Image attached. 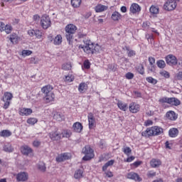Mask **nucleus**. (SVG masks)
<instances>
[{"label": "nucleus", "mask_w": 182, "mask_h": 182, "mask_svg": "<svg viewBox=\"0 0 182 182\" xmlns=\"http://www.w3.org/2000/svg\"><path fill=\"white\" fill-rule=\"evenodd\" d=\"M117 106L120 110H123V112H126L127 110V104L123 103L122 101H119L117 102Z\"/></svg>", "instance_id": "obj_28"}, {"label": "nucleus", "mask_w": 182, "mask_h": 182, "mask_svg": "<svg viewBox=\"0 0 182 182\" xmlns=\"http://www.w3.org/2000/svg\"><path fill=\"white\" fill-rule=\"evenodd\" d=\"M38 170H40V171H43V173H45V171H46V165H45L43 163H40L38 164Z\"/></svg>", "instance_id": "obj_44"}, {"label": "nucleus", "mask_w": 182, "mask_h": 182, "mask_svg": "<svg viewBox=\"0 0 182 182\" xmlns=\"http://www.w3.org/2000/svg\"><path fill=\"white\" fill-rule=\"evenodd\" d=\"M160 75L164 76V77H166V79H168V77H170V73L167 71H162L160 73Z\"/></svg>", "instance_id": "obj_50"}, {"label": "nucleus", "mask_w": 182, "mask_h": 182, "mask_svg": "<svg viewBox=\"0 0 182 182\" xmlns=\"http://www.w3.org/2000/svg\"><path fill=\"white\" fill-rule=\"evenodd\" d=\"M106 141H105L104 139H101L100 141V149H103L105 147V144Z\"/></svg>", "instance_id": "obj_60"}, {"label": "nucleus", "mask_w": 182, "mask_h": 182, "mask_svg": "<svg viewBox=\"0 0 182 182\" xmlns=\"http://www.w3.org/2000/svg\"><path fill=\"white\" fill-rule=\"evenodd\" d=\"M54 119L57 120V122H62V120H63V115L60 113L55 114Z\"/></svg>", "instance_id": "obj_40"}, {"label": "nucleus", "mask_w": 182, "mask_h": 182, "mask_svg": "<svg viewBox=\"0 0 182 182\" xmlns=\"http://www.w3.org/2000/svg\"><path fill=\"white\" fill-rule=\"evenodd\" d=\"M87 90V84L86 82H81L78 86V92L80 93H85Z\"/></svg>", "instance_id": "obj_22"}, {"label": "nucleus", "mask_w": 182, "mask_h": 182, "mask_svg": "<svg viewBox=\"0 0 182 182\" xmlns=\"http://www.w3.org/2000/svg\"><path fill=\"white\" fill-rule=\"evenodd\" d=\"M1 137H11L12 136V132L8 129H4L0 132Z\"/></svg>", "instance_id": "obj_26"}, {"label": "nucleus", "mask_w": 182, "mask_h": 182, "mask_svg": "<svg viewBox=\"0 0 182 182\" xmlns=\"http://www.w3.org/2000/svg\"><path fill=\"white\" fill-rule=\"evenodd\" d=\"M77 28L73 24H68L65 27V38L69 45H73V35L76 33Z\"/></svg>", "instance_id": "obj_3"}, {"label": "nucleus", "mask_w": 182, "mask_h": 182, "mask_svg": "<svg viewBox=\"0 0 182 182\" xmlns=\"http://www.w3.org/2000/svg\"><path fill=\"white\" fill-rule=\"evenodd\" d=\"M87 117L89 129H93L96 126V119H95V115H93L92 113H89Z\"/></svg>", "instance_id": "obj_11"}, {"label": "nucleus", "mask_w": 182, "mask_h": 182, "mask_svg": "<svg viewBox=\"0 0 182 182\" xmlns=\"http://www.w3.org/2000/svg\"><path fill=\"white\" fill-rule=\"evenodd\" d=\"M56 161H58V163H62V161H65V156L63 155V154L56 158Z\"/></svg>", "instance_id": "obj_47"}, {"label": "nucleus", "mask_w": 182, "mask_h": 182, "mask_svg": "<svg viewBox=\"0 0 182 182\" xmlns=\"http://www.w3.org/2000/svg\"><path fill=\"white\" fill-rule=\"evenodd\" d=\"M21 151L24 156H29V154H31L33 150H32V148L29 147L28 146L24 145L21 147Z\"/></svg>", "instance_id": "obj_13"}, {"label": "nucleus", "mask_w": 182, "mask_h": 182, "mask_svg": "<svg viewBox=\"0 0 182 182\" xmlns=\"http://www.w3.org/2000/svg\"><path fill=\"white\" fill-rule=\"evenodd\" d=\"M136 70L138 73H139L140 75H144V66L143 64H139L136 68Z\"/></svg>", "instance_id": "obj_38"}, {"label": "nucleus", "mask_w": 182, "mask_h": 182, "mask_svg": "<svg viewBox=\"0 0 182 182\" xmlns=\"http://www.w3.org/2000/svg\"><path fill=\"white\" fill-rule=\"evenodd\" d=\"M140 110V105L134 102H132L129 105V112L132 113H137Z\"/></svg>", "instance_id": "obj_15"}, {"label": "nucleus", "mask_w": 182, "mask_h": 182, "mask_svg": "<svg viewBox=\"0 0 182 182\" xmlns=\"http://www.w3.org/2000/svg\"><path fill=\"white\" fill-rule=\"evenodd\" d=\"M125 49L127 52V55L129 58H132V56H136V51L130 50L129 47H125Z\"/></svg>", "instance_id": "obj_36"}, {"label": "nucleus", "mask_w": 182, "mask_h": 182, "mask_svg": "<svg viewBox=\"0 0 182 182\" xmlns=\"http://www.w3.org/2000/svg\"><path fill=\"white\" fill-rule=\"evenodd\" d=\"M83 43L85 46L80 45L79 49H83L84 52L87 55H95L99 53L102 47L98 44L93 43L90 40L84 39Z\"/></svg>", "instance_id": "obj_1"}, {"label": "nucleus", "mask_w": 182, "mask_h": 182, "mask_svg": "<svg viewBox=\"0 0 182 182\" xmlns=\"http://www.w3.org/2000/svg\"><path fill=\"white\" fill-rule=\"evenodd\" d=\"M82 153L85 154V156L82 158L84 161H89V160H92L93 157H95V154L93 153V149L90 148L89 145L85 146L82 150Z\"/></svg>", "instance_id": "obj_4"}, {"label": "nucleus", "mask_w": 182, "mask_h": 182, "mask_svg": "<svg viewBox=\"0 0 182 182\" xmlns=\"http://www.w3.org/2000/svg\"><path fill=\"white\" fill-rule=\"evenodd\" d=\"M168 104L172 105L173 106H180V105H181V102L176 97H171L168 100Z\"/></svg>", "instance_id": "obj_20"}, {"label": "nucleus", "mask_w": 182, "mask_h": 182, "mask_svg": "<svg viewBox=\"0 0 182 182\" xmlns=\"http://www.w3.org/2000/svg\"><path fill=\"white\" fill-rule=\"evenodd\" d=\"M31 63H33V65H36V63H38V58H36L35 57L31 58Z\"/></svg>", "instance_id": "obj_59"}, {"label": "nucleus", "mask_w": 182, "mask_h": 182, "mask_svg": "<svg viewBox=\"0 0 182 182\" xmlns=\"http://www.w3.org/2000/svg\"><path fill=\"white\" fill-rule=\"evenodd\" d=\"M148 177L151 178V177H156V172H152V171H149L147 173Z\"/></svg>", "instance_id": "obj_62"}, {"label": "nucleus", "mask_w": 182, "mask_h": 182, "mask_svg": "<svg viewBox=\"0 0 182 182\" xmlns=\"http://www.w3.org/2000/svg\"><path fill=\"white\" fill-rule=\"evenodd\" d=\"M127 178H129V180H134V181H141V178H140V176L134 172L127 173Z\"/></svg>", "instance_id": "obj_12"}, {"label": "nucleus", "mask_w": 182, "mask_h": 182, "mask_svg": "<svg viewBox=\"0 0 182 182\" xmlns=\"http://www.w3.org/2000/svg\"><path fill=\"white\" fill-rule=\"evenodd\" d=\"M73 80H75V77H73V75H67L65 76V81L68 82L69 83L70 82H73Z\"/></svg>", "instance_id": "obj_48"}, {"label": "nucleus", "mask_w": 182, "mask_h": 182, "mask_svg": "<svg viewBox=\"0 0 182 182\" xmlns=\"http://www.w3.org/2000/svg\"><path fill=\"white\" fill-rule=\"evenodd\" d=\"M48 136L53 141H58V140H60V139H62V134L58 132V130L52 131L49 133Z\"/></svg>", "instance_id": "obj_9"}, {"label": "nucleus", "mask_w": 182, "mask_h": 182, "mask_svg": "<svg viewBox=\"0 0 182 182\" xmlns=\"http://www.w3.org/2000/svg\"><path fill=\"white\" fill-rule=\"evenodd\" d=\"M166 62L167 65H169V66H176L178 60H177V58L175 55H168L166 57Z\"/></svg>", "instance_id": "obj_8"}, {"label": "nucleus", "mask_w": 182, "mask_h": 182, "mask_svg": "<svg viewBox=\"0 0 182 182\" xmlns=\"http://www.w3.org/2000/svg\"><path fill=\"white\" fill-rule=\"evenodd\" d=\"M71 5L73 8H79L82 5V0H71Z\"/></svg>", "instance_id": "obj_33"}, {"label": "nucleus", "mask_w": 182, "mask_h": 182, "mask_svg": "<svg viewBox=\"0 0 182 182\" xmlns=\"http://www.w3.org/2000/svg\"><path fill=\"white\" fill-rule=\"evenodd\" d=\"M108 69L113 72H116V65L114 64H109L108 65Z\"/></svg>", "instance_id": "obj_53"}, {"label": "nucleus", "mask_w": 182, "mask_h": 182, "mask_svg": "<svg viewBox=\"0 0 182 182\" xmlns=\"http://www.w3.org/2000/svg\"><path fill=\"white\" fill-rule=\"evenodd\" d=\"M146 82H148V83H151V85H156L158 81L152 77H146Z\"/></svg>", "instance_id": "obj_41"}, {"label": "nucleus", "mask_w": 182, "mask_h": 182, "mask_svg": "<svg viewBox=\"0 0 182 182\" xmlns=\"http://www.w3.org/2000/svg\"><path fill=\"white\" fill-rule=\"evenodd\" d=\"M114 164V160H110L107 161L103 166H102V171H106L107 170V167L109 166H113Z\"/></svg>", "instance_id": "obj_35"}, {"label": "nucleus", "mask_w": 182, "mask_h": 182, "mask_svg": "<svg viewBox=\"0 0 182 182\" xmlns=\"http://www.w3.org/2000/svg\"><path fill=\"white\" fill-rule=\"evenodd\" d=\"M62 69H63V70H70V69H72V64H70V63H64L62 65Z\"/></svg>", "instance_id": "obj_42"}, {"label": "nucleus", "mask_w": 182, "mask_h": 182, "mask_svg": "<svg viewBox=\"0 0 182 182\" xmlns=\"http://www.w3.org/2000/svg\"><path fill=\"white\" fill-rule=\"evenodd\" d=\"M41 142L38 140H35L33 142V146L34 147H39V146H41Z\"/></svg>", "instance_id": "obj_56"}, {"label": "nucleus", "mask_w": 182, "mask_h": 182, "mask_svg": "<svg viewBox=\"0 0 182 182\" xmlns=\"http://www.w3.org/2000/svg\"><path fill=\"white\" fill-rule=\"evenodd\" d=\"M52 90H53V87H52V86L49 85H46L41 89V92L44 94V96L46 95H49V93H53Z\"/></svg>", "instance_id": "obj_18"}, {"label": "nucleus", "mask_w": 182, "mask_h": 182, "mask_svg": "<svg viewBox=\"0 0 182 182\" xmlns=\"http://www.w3.org/2000/svg\"><path fill=\"white\" fill-rule=\"evenodd\" d=\"M33 21H35V22H39L41 17L39 16V15L36 14V15L33 16Z\"/></svg>", "instance_id": "obj_61"}, {"label": "nucleus", "mask_w": 182, "mask_h": 182, "mask_svg": "<svg viewBox=\"0 0 182 182\" xmlns=\"http://www.w3.org/2000/svg\"><path fill=\"white\" fill-rule=\"evenodd\" d=\"M73 132L80 133L83 130V125L80 122H75L73 125Z\"/></svg>", "instance_id": "obj_16"}, {"label": "nucleus", "mask_w": 182, "mask_h": 182, "mask_svg": "<svg viewBox=\"0 0 182 182\" xmlns=\"http://www.w3.org/2000/svg\"><path fill=\"white\" fill-rule=\"evenodd\" d=\"M156 65L160 69H164V68H166V62L163 60H158Z\"/></svg>", "instance_id": "obj_39"}, {"label": "nucleus", "mask_w": 182, "mask_h": 182, "mask_svg": "<svg viewBox=\"0 0 182 182\" xmlns=\"http://www.w3.org/2000/svg\"><path fill=\"white\" fill-rule=\"evenodd\" d=\"M29 175L26 172H20L16 175L17 181H28Z\"/></svg>", "instance_id": "obj_10"}, {"label": "nucleus", "mask_w": 182, "mask_h": 182, "mask_svg": "<svg viewBox=\"0 0 182 182\" xmlns=\"http://www.w3.org/2000/svg\"><path fill=\"white\" fill-rule=\"evenodd\" d=\"M60 134H61V139L63 137H66V139H69V137L72 136V132H70V130H68V129H64L62 131Z\"/></svg>", "instance_id": "obj_25"}, {"label": "nucleus", "mask_w": 182, "mask_h": 182, "mask_svg": "<svg viewBox=\"0 0 182 182\" xmlns=\"http://www.w3.org/2000/svg\"><path fill=\"white\" fill-rule=\"evenodd\" d=\"M43 100L45 103H50V102H53L55 100V94L53 92H50L44 95Z\"/></svg>", "instance_id": "obj_14"}, {"label": "nucleus", "mask_w": 182, "mask_h": 182, "mask_svg": "<svg viewBox=\"0 0 182 182\" xmlns=\"http://www.w3.org/2000/svg\"><path fill=\"white\" fill-rule=\"evenodd\" d=\"M112 19L113 21H119V19H122V14H120V13H119L117 11H114L112 14Z\"/></svg>", "instance_id": "obj_30"}, {"label": "nucleus", "mask_w": 182, "mask_h": 182, "mask_svg": "<svg viewBox=\"0 0 182 182\" xmlns=\"http://www.w3.org/2000/svg\"><path fill=\"white\" fill-rule=\"evenodd\" d=\"M41 25L43 29H48L50 28L52 25V21H50V18L48 15H43L41 19Z\"/></svg>", "instance_id": "obj_6"}, {"label": "nucleus", "mask_w": 182, "mask_h": 182, "mask_svg": "<svg viewBox=\"0 0 182 182\" xmlns=\"http://www.w3.org/2000/svg\"><path fill=\"white\" fill-rule=\"evenodd\" d=\"M27 123L28 124H31V126H33V124L38 123V119L36 118H30L27 120Z\"/></svg>", "instance_id": "obj_45"}, {"label": "nucleus", "mask_w": 182, "mask_h": 182, "mask_svg": "<svg viewBox=\"0 0 182 182\" xmlns=\"http://www.w3.org/2000/svg\"><path fill=\"white\" fill-rule=\"evenodd\" d=\"M3 149L4 151L6 153H12V151H14V148H12V146L9 144L4 145Z\"/></svg>", "instance_id": "obj_34"}, {"label": "nucleus", "mask_w": 182, "mask_h": 182, "mask_svg": "<svg viewBox=\"0 0 182 182\" xmlns=\"http://www.w3.org/2000/svg\"><path fill=\"white\" fill-rule=\"evenodd\" d=\"M4 31H5L6 33H11V32H12V26L4 25Z\"/></svg>", "instance_id": "obj_46"}, {"label": "nucleus", "mask_w": 182, "mask_h": 182, "mask_svg": "<svg viewBox=\"0 0 182 182\" xmlns=\"http://www.w3.org/2000/svg\"><path fill=\"white\" fill-rule=\"evenodd\" d=\"M177 8V1L176 0H167L164 5L165 11H174Z\"/></svg>", "instance_id": "obj_7"}, {"label": "nucleus", "mask_w": 182, "mask_h": 182, "mask_svg": "<svg viewBox=\"0 0 182 182\" xmlns=\"http://www.w3.org/2000/svg\"><path fill=\"white\" fill-rule=\"evenodd\" d=\"M178 134V129L176 128H171L168 131V135L170 137H176V136Z\"/></svg>", "instance_id": "obj_27"}, {"label": "nucleus", "mask_w": 182, "mask_h": 182, "mask_svg": "<svg viewBox=\"0 0 182 182\" xmlns=\"http://www.w3.org/2000/svg\"><path fill=\"white\" fill-rule=\"evenodd\" d=\"M159 11L160 9H159L158 6H151L149 9V12H151V14H152L153 15H157V14H159Z\"/></svg>", "instance_id": "obj_32"}, {"label": "nucleus", "mask_w": 182, "mask_h": 182, "mask_svg": "<svg viewBox=\"0 0 182 182\" xmlns=\"http://www.w3.org/2000/svg\"><path fill=\"white\" fill-rule=\"evenodd\" d=\"M13 98L14 95H12V93L9 92H4V95L2 97V100L4 102L3 106L4 109H8V107H9L11 105V100H12Z\"/></svg>", "instance_id": "obj_5"}, {"label": "nucleus", "mask_w": 182, "mask_h": 182, "mask_svg": "<svg viewBox=\"0 0 182 182\" xmlns=\"http://www.w3.org/2000/svg\"><path fill=\"white\" fill-rule=\"evenodd\" d=\"M83 177V171L82 169H77L75 171L74 174V178H76L77 180L79 178H82Z\"/></svg>", "instance_id": "obj_29"}, {"label": "nucleus", "mask_w": 182, "mask_h": 182, "mask_svg": "<svg viewBox=\"0 0 182 182\" xmlns=\"http://www.w3.org/2000/svg\"><path fill=\"white\" fill-rule=\"evenodd\" d=\"M123 152L127 156H130V154H132V149L129 146H126L125 148L123 149Z\"/></svg>", "instance_id": "obj_43"}, {"label": "nucleus", "mask_w": 182, "mask_h": 182, "mask_svg": "<svg viewBox=\"0 0 182 182\" xmlns=\"http://www.w3.org/2000/svg\"><path fill=\"white\" fill-rule=\"evenodd\" d=\"M62 43V36L58 35L54 38V45H60Z\"/></svg>", "instance_id": "obj_37"}, {"label": "nucleus", "mask_w": 182, "mask_h": 182, "mask_svg": "<svg viewBox=\"0 0 182 182\" xmlns=\"http://www.w3.org/2000/svg\"><path fill=\"white\" fill-rule=\"evenodd\" d=\"M135 157L134 156H130V157H128L126 160V161L127 163H130L132 161H133V160H134Z\"/></svg>", "instance_id": "obj_64"}, {"label": "nucleus", "mask_w": 182, "mask_h": 182, "mask_svg": "<svg viewBox=\"0 0 182 182\" xmlns=\"http://www.w3.org/2000/svg\"><path fill=\"white\" fill-rule=\"evenodd\" d=\"M107 10V6L102 4H97L95 8V11L97 13L103 12Z\"/></svg>", "instance_id": "obj_21"}, {"label": "nucleus", "mask_w": 182, "mask_h": 182, "mask_svg": "<svg viewBox=\"0 0 182 182\" xmlns=\"http://www.w3.org/2000/svg\"><path fill=\"white\" fill-rule=\"evenodd\" d=\"M130 11L132 14H137V12H140L141 11V9L140 8V6L137 4H132L130 7Z\"/></svg>", "instance_id": "obj_19"}, {"label": "nucleus", "mask_w": 182, "mask_h": 182, "mask_svg": "<svg viewBox=\"0 0 182 182\" xmlns=\"http://www.w3.org/2000/svg\"><path fill=\"white\" fill-rule=\"evenodd\" d=\"M20 113L24 116H29L30 114H32V109L22 108L20 109Z\"/></svg>", "instance_id": "obj_24"}, {"label": "nucleus", "mask_w": 182, "mask_h": 182, "mask_svg": "<svg viewBox=\"0 0 182 182\" xmlns=\"http://www.w3.org/2000/svg\"><path fill=\"white\" fill-rule=\"evenodd\" d=\"M105 174L107 177H109V178H112V177H113V173L110 171H106Z\"/></svg>", "instance_id": "obj_57"}, {"label": "nucleus", "mask_w": 182, "mask_h": 182, "mask_svg": "<svg viewBox=\"0 0 182 182\" xmlns=\"http://www.w3.org/2000/svg\"><path fill=\"white\" fill-rule=\"evenodd\" d=\"M83 66L85 69H90V62H89V60H86L84 63Z\"/></svg>", "instance_id": "obj_51"}, {"label": "nucleus", "mask_w": 182, "mask_h": 182, "mask_svg": "<svg viewBox=\"0 0 182 182\" xmlns=\"http://www.w3.org/2000/svg\"><path fill=\"white\" fill-rule=\"evenodd\" d=\"M166 117L169 120H176L177 117L176 116V112L174 111H169L166 113Z\"/></svg>", "instance_id": "obj_23"}, {"label": "nucleus", "mask_w": 182, "mask_h": 182, "mask_svg": "<svg viewBox=\"0 0 182 182\" xmlns=\"http://www.w3.org/2000/svg\"><path fill=\"white\" fill-rule=\"evenodd\" d=\"M162 133L163 128L159 126H154L146 129L145 132H142L141 134L144 137H151L153 136H160Z\"/></svg>", "instance_id": "obj_2"}, {"label": "nucleus", "mask_w": 182, "mask_h": 182, "mask_svg": "<svg viewBox=\"0 0 182 182\" xmlns=\"http://www.w3.org/2000/svg\"><path fill=\"white\" fill-rule=\"evenodd\" d=\"M149 62L151 65H154V63H156V58H154L153 57H149Z\"/></svg>", "instance_id": "obj_55"}, {"label": "nucleus", "mask_w": 182, "mask_h": 182, "mask_svg": "<svg viewBox=\"0 0 182 182\" xmlns=\"http://www.w3.org/2000/svg\"><path fill=\"white\" fill-rule=\"evenodd\" d=\"M125 77L127 79H133V77H134V74L132 73H128L126 74Z\"/></svg>", "instance_id": "obj_54"}, {"label": "nucleus", "mask_w": 182, "mask_h": 182, "mask_svg": "<svg viewBox=\"0 0 182 182\" xmlns=\"http://www.w3.org/2000/svg\"><path fill=\"white\" fill-rule=\"evenodd\" d=\"M143 162L141 161H136L134 164H132V166H134L135 167H139V166H141V164Z\"/></svg>", "instance_id": "obj_58"}, {"label": "nucleus", "mask_w": 182, "mask_h": 182, "mask_svg": "<svg viewBox=\"0 0 182 182\" xmlns=\"http://www.w3.org/2000/svg\"><path fill=\"white\" fill-rule=\"evenodd\" d=\"M34 32H35L34 36L36 38H41V36H42V32H41V31L35 30Z\"/></svg>", "instance_id": "obj_52"}, {"label": "nucleus", "mask_w": 182, "mask_h": 182, "mask_svg": "<svg viewBox=\"0 0 182 182\" xmlns=\"http://www.w3.org/2000/svg\"><path fill=\"white\" fill-rule=\"evenodd\" d=\"M23 56H29V55H32V50H23L22 51Z\"/></svg>", "instance_id": "obj_49"}, {"label": "nucleus", "mask_w": 182, "mask_h": 182, "mask_svg": "<svg viewBox=\"0 0 182 182\" xmlns=\"http://www.w3.org/2000/svg\"><path fill=\"white\" fill-rule=\"evenodd\" d=\"M150 166L152 168H157L161 166V161L160 159H153L150 161Z\"/></svg>", "instance_id": "obj_17"}, {"label": "nucleus", "mask_w": 182, "mask_h": 182, "mask_svg": "<svg viewBox=\"0 0 182 182\" xmlns=\"http://www.w3.org/2000/svg\"><path fill=\"white\" fill-rule=\"evenodd\" d=\"M28 33L30 36H35V30H29Z\"/></svg>", "instance_id": "obj_63"}, {"label": "nucleus", "mask_w": 182, "mask_h": 182, "mask_svg": "<svg viewBox=\"0 0 182 182\" xmlns=\"http://www.w3.org/2000/svg\"><path fill=\"white\" fill-rule=\"evenodd\" d=\"M10 41L12 43H18V41H19V37H18V35H16V33H12L10 36Z\"/></svg>", "instance_id": "obj_31"}]
</instances>
